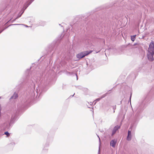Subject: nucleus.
Returning a JSON list of instances; mask_svg holds the SVG:
<instances>
[{"mask_svg":"<svg viewBox=\"0 0 154 154\" xmlns=\"http://www.w3.org/2000/svg\"><path fill=\"white\" fill-rule=\"evenodd\" d=\"M147 57L150 61H152L154 60V43L151 42L149 46L147 53Z\"/></svg>","mask_w":154,"mask_h":154,"instance_id":"1","label":"nucleus"},{"mask_svg":"<svg viewBox=\"0 0 154 154\" xmlns=\"http://www.w3.org/2000/svg\"><path fill=\"white\" fill-rule=\"evenodd\" d=\"M91 52V51H90V52H88V51H87L82 52H81L78 54L76 55V57L77 58L79 59H81L85 57V56L88 55V54H89Z\"/></svg>","mask_w":154,"mask_h":154,"instance_id":"2","label":"nucleus"},{"mask_svg":"<svg viewBox=\"0 0 154 154\" xmlns=\"http://www.w3.org/2000/svg\"><path fill=\"white\" fill-rule=\"evenodd\" d=\"M117 141L116 140H113L110 142V146L114 148L115 147L116 143Z\"/></svg>","mask_w":154,"mask_h":154,"instance_id":"3","label":"nucleus"},{"mask_svg":"<svg viewBox=\"0 0 154 154\" xmlns=\"http://www.w3.org/2000/svg\"><path fill=\"white\" fill-rule=\"evenodd\" d=\"M131 138V131H128V135L127 137V139L128 140H130Z\"/></svg>","mask_w":154,"mask_h":154,"instance_id":"4","label":"nucleus"},{"mask_svg":"<svg viewBox=\"0 0 154 154\" xmlns=\"http://www.w3.org/2000/svg\"><path fill=\"white\" fill-rule=\"evenodd\" d=\"M120 128V126H117L114 127L112 132V135L115 134L116 131Z\"/></svg>","mask_w":154,"mask_h":154,"instance_id":"5","label":"nucleus"},{"mask_svg":"<svg viewBox=\"0 0 154 154\" xmlns=\"http://www.w3.org/2000/svg\"><path fill=\"white\" fill-rule=\"evenodd\" d=\"M18 97V95L17 93H14L13 95L11 97V99H16Z\"/></svg>","mask_w":154,"mask_h":154,"instance_id":"6","label":"nucleus"},{"mask_svg":"<svg viewBox=\"0 0 154 154\" xmlns=\"http://www.w3.org/2000/svg\"><path fill=\"white\" fill-rule=\"evenodd\" d=\"M137 36V35H134L131 36V40L133 42H134V41L135 40V38L136 36Z\"/></svg>","mask_w":154,"mask_h":154,"instance_id":"7","label":"nucleus"},{"mask_svg":"<svg viewBox=\"0 0 154 154\" xmlns=\"http://www.w3.org/2000/svg\"><path fill=\"white\" fill-rule=\"evenodd\" d=\"M5 134L8 137L10 135L9 133L8 132H6L5 133Z\"/></svg>","mask_w":154,"mask_h":154,"instance_id":"8","label":"nucleus"},{"mask_svg":"<svg viewBox=\"0 0 154 154\" xmlns=\"http://www.w3.org/2000/svg\"><path fill=\"white\" fill-rule=\"evenodd\" d=\"M2 110V107L1 104H0V117H1V111Z\"/></svg>","mask_w":154,"mask_h":154,"instance_id":"9","label":"nucleus"},{"mask_svg":"<svg viewBox=\"0 0 154 154\" xmlns=\"http://www.w3.org/2000/svg\"><path fill=\"white\" fill-rule=\"evenodd\" d=\"M100 99H101V98H98V99H97L96 100V101H99V100H100Z\"/></svg>","mask_w":154,"mask_h":154,"instance_id":"10","label":"nucleus"},{"mask_svg":"<svg viewBox=\"0 0 154 154\" xmlns=\"http://www.w3.org/2000/svg\"><path fill=\"white\" fill-rule=\"evenodd\" d=\"M99 139L100 142V138H99Z\"/></svg>","mask_w":154,"mask_h":154,"instance_id":"11","label":"nucleus"},{"mask_svg":"<svg viewBox=\"0 0 154 154\" xmlns=\"http://www.w3.org/2000/svg\"><path fill=\"white\" fill-rule=\"evenodd\" d=\"M143 37H143H143H142V38H143Z\"/></svg>","mask_w":154,"mask_h":154,"instance_id":"12","label":"nucleus"}]
</instances>
